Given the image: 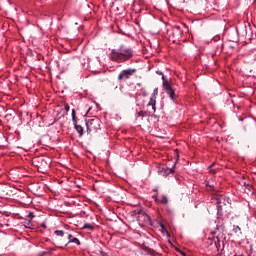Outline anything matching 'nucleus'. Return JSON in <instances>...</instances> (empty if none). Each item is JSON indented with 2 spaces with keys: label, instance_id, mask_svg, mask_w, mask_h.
Masks as SVG:
<instances>
[{
  "label": "nucleus",
  "instance_id": "nucleus-1",
  "mask_svg": "<svg viewBox=\"0 0 256 256\" xmlns=\"http://www.w3.org/2000/svg\"><path fill=\"white\" fill-rule=\"evenodd\" d=\"M133 57V50L131 48H123L112 49L110 53L111 61H115L116 63H125V61H129Z\"/></svg>",
  "mask_w": 256,
  "mask_h": 256
},
{
  "label": "nucleus",
  "instance_id": "nucleus-2",
  "mask_svg": "<svg viewBox=\"0 0 256 256\" xmlns=\"http://www.w3.org/2000/svg\"><path fill=\"white\" fill-rule=\"evenodd\" d=\"M87 133L89 135L97 133L101 129V120L99 118H92L86 121Z\"/></svg>",
  "mask_w": 256,
  "mask_h": 256
},
{
  "label": "nucleus",
  "instance_id": "nucleus-3",
  "mask_svg": "<svg viewBox=\"0 0 256 256\" xmlns=\"http://www.w3.org/2000/svg\"><path fill=\"white\" fill-rule=\"evenodd\" d=\"M135 73H137V69L135 68L122 70L118 75V81H127V79H131Z\"/></svg>",
  "mask_w": 256,
  "mask_h": 256
},
{
  "label": "nucleus",
  "instance_id": "nucleus-4",
  "mask_svg": "<svg viewBox=\"0 0 256 256\" xmlns=\"http://www.w3.org/2000/svg\"><path fill=\"white\" fill-rule=\"evenodd\" d=\"M163 87H164V89H166V93H167V95H169L170 99L172 101H177V94H175V90L173 89V87L171 86L169 81L164 80Z\"/></svg>",
  "mask_w": 256,
  "mask_h": 256
},
{
  "label": "nucleus",
  "instance_id": "nucleus-5",
  "mask_svg": "<svg viewBox=\"0 0 256 256\" xmlns=\"http://www.w3.org/2000/svg\"><path fill=\"white\" fill-rule=\"evenodd\" d=\"M134 215H139L138 216L139 221H141V219L144 218V222L148 224L151 223V216L147 215L145 212L141 213L140 211L135 210Z\"/></svg>",
  "mask_w": 256,
  "mask_h": 256
},
{
  "label": "nucleus",
  "instance_id": "nucleus-6",
  "mask_svg": "<svg viewBox=\"0 0 256 256\" xmlns=\"http://www.w3.org/2000/svg\"><path fill=\"white\" fill-rule=\"evenodd\" d=\"M160 173L164 176L171 175V173H175V168H167L166 166H163L160 170Z\"/></svg>",
  "mask_w": 256,
  "mask_h": 256
},
{
  "label": "nucleus",
  "instance_id": "nucleus-7",
  "mask_svg": "<svg viewBox=\"0 0 256 256\" xmlns=\"http://www.w3.org/2000/svg\"><path fill=\"white\" fill-rule=\"evenodd\" d=\"M147 107L152 108V113H155L157 111V99L155 98H150Z\"/></svg>",
  "mask_w": 256,
  "mask_h": 256
},
{
  "label": "nucleus",
  "instance_id": "nucleus-8",
  "mask_svg": "<svg viewBox=\"0 0 256 256\" xmlns=\"http://www.w3.org/2000/svg\"><path fill=\"white\" fill-rule=\"evenodd\" d=\"M69 243H75L76 245H81V241L78 238L73 237V235H68Z\"/></svg>",
  "mask_w": 256,
  "mask_h": 256
},
{
  "label": "nucleus",
  "instance_id": "nucleus-9",
  "mask_svg": "<svg viewBox=\"0 0 256 256\" xmlns=\"http://www.w3.org/2000/svg\"><path fill=\"white\" fill-rule=\"evenodd\" d=\"M74 129L77 131V133L79 134V137H83V126L76 124L74 125Z\"/></svg>",
  "mask_w": 256,
  "mask_h": 256
},
{
  "label": "nucleus",
  "instance_id": "nucleus-10",
  "mask_svg": "<svg viewBox=\"0 0 256 256\" xmlns=\"http://www.w3.org/2000/svg\"><path fill=\"white\" fill-rule=\"evenodd\" d=\"M157 95H159L158 88L154 89L153 94L151 95L150 99H157Z\"/></svg>",
  "mask_w": 256,
  "mask_h": 256
},
{
  "label": "nucleus",
  "instance_id": "nucleus-11",
  "mask_svg": "<svg viewBox=\"0 0 256 256\" xmlns=\"http://www.w3.org/2000/svg\"><path fill=\"white\" fill-rule=\"evenodd\" d=\"M54 234L58 237H63V235H65V232L63 230H55Z\"/></svg>",
  "mask_w": 256,
  "mask_h": 256
},
{
  "label": "nucleus",
  "instance_id": "nucleus-12",
  "mask_svg": "<svg viewBox=\"0 0 256 256\" xmlns=\"http://www.w3.org/2000/svg\"><path fill=\"white\" fill-rule=\"evenodd\" d=\"M83 229H89V231H93L94 227L93 225L86 223L84 224Z\"/></svg>",
  "mask_w": 256,
  "mask_h": 256
},
{
  "label": "nucleus",
  "instance_id": "nucleus-13",
  "mask_svg": "<svg viewBox=\"0 0 256 256\" xmlns=\"http://www.w3.org/2000/svg\"><path fill=\"white\" fill-rule=\"evenodd\" d=\"M168 202H169V200L166 198V196L161 197L160 203H162L163 205H167Z\"/></svg>",
  "mask_w": 256,
  "mask_h": 256
},
{
  "label": "nucleus",
  "instance_id": "nucleus-14",
  "mask_svg": "<svg viewBox=\"0 0 256 256\" xmlns=\"http://www.w3.org/2000/svg\"><path fill=\"white\" fill-rule=\"evenodd\" d=\"M145 115H147V112L140 111V112L138 113V116H139V117H145Z\"/></svg>",
  "mask_w": 256,
  "mask_h": 256
},
{
  "label": "nucleus",
  "instance_id": "nucleus-15",
  "mask_svg": "<svg viewBox=\"0 0 256 256\" xmlns=\"http://www.w3.org/2000/svg\"><path fill=\"white\" fill-rule=\"evenodd\" d=\"M73 125H77V116L72 117Z\"/></svg>",
  "mask_w": 256,
  "mask_h": 256
},
{
  "label": "nucleus",
  "instance_id": "nucleus-16",
  "mask_svg": "<svg viewBox=\"0 0 256 256\" xmlns=\"http://www.w3.org/2000/svg\"><path fill=\"white\" fill-rule=\"evenodd\" d=\"M160 227H161L162 231H167V228L164 226V224H161Z\"/></svg>",
  "mask_w": 256,
  "mask_h": 256
},
{
  "label": "nucleus",
  "instance_id": "nucleus-17",
  "mask_svg": "<svg viewBox=\"0 0 256 256\" xmlns=\"http://www.w3.org/2000/svg\"><path fill=\"white\" fill-rule=\"evenodd\" d=\"M244 187L249 188V187H251V184H247V183L244 182Z\"/></svg>",
  "mask_w": 256,
  "mask_h": 256
},
{
  "label": "nucleus",
  "instance_id": "nucleus-18",
  "mask_svg": "<svg viewBox=\"0 0 256 256\" xmlns=\"http://www.w3.org/2000/svg\"><path fill=\"white\" fill-rule=\"evenodd\" d=\"M72 117H76L75 116V109L72 110Z\"/></svg>",
  "mask_w": 256,
  "mask_h": 256
},
{
  "label": "nucleus",
  "instance_id": "nucleus-19",
  "mask_svg": "<svg viewBox=\"0 0 256 256\" xmlns=\"http://www.w3.org/2000/svg\"><path fill=\"white\" fill-rule=\"evenodd\" d=\"M66 111H69V105H66Z\"/></svg>",
  "mask_w": 256,
  "mask_h": 256
},
{
  "label": "nucleus",
  "instance_id": "nucleus-20",
  "mask_svg": "<svg viewBox=\"0 0 256 256\" xmlns=\"http://www.w3.org/2000/svg\"><path fill=\"white\" fill-rule=\"evenodd\" d=\"M29 217H33V214H32V213H30V214H29Z\"/></svg>",
  "mask_w": 256,
  "mask_h": 256
},
{
  "label": "nucleus",
  "instance_id": "nucleus-21",
  "mask_svg": "<svg viewBox=\"0 0 256 256\" xmlns=\"http://www.w3.org/2000/svg\"><path fill=\"white\" fill-rule=\"evenodd\" d=\"M234 256H243V254H240V255L235 254Z\"/></svg>",
  "mask_w": 256,
  "mask_h": 256
},
{
  "label": "nucleus",
  "instance_id": "nucleus-22",
  "mask_svg": "<svg viewBox=\"0 0 256 256\" xmlns=\"http://www.w3.org/2000/svg\"><path fill=\"white\" fill-rule=\"evenodd\" d=\"M162 79L165 81V76H163Z\"/></svg>",
  "mask_w": 256,
  "mask_h": 256
},
{
  "label": "nucleus",
  "instance_id": "nucleus-23",
  "mask_svg": "<svg viewBox=\"0 0 256 256\" xmlns=\"http://www.w3.org/2000/svg\"><path fill=\"white\" fill-rule=\"evenodd\" d=\"M217 241H218V243H219V238H217Z\"/></svg>",
  "mask_w": 256,
  "mask_h": 256
},
{
  "label": "nucleus",
  "instance_id": "nucleus-24",
  "mask_svg": "<svg viewBox=\"0 0 256 256\" xmlns=\"http://www.w3.org/2000/svg\"><path fill=\"white\" fill-rule=\"evenodd\" d=\"M210 167H213V164Z\"/></svg>",
  "mask_w": 256,
  "mask_h": 256
}]
</instances>
